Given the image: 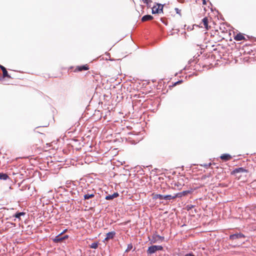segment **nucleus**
<instances>
[{
	"mask_svg": "<svg viewBox=\"0 0 256 256\" xmlns=\"http://www.w3.org/2000/svg\"><path fill=\"white\" fill-rule=\"evenodd\" d=\"M203 4H206V2H205V0H204Z\"/></svg>",
	"mask_w": 256,
	"mask_h": 256,
	"instance_id": "26",
	"label": "nucleus"
},
{
	"mask_svg": "<svg viewBox=\"0 0 256 256\" xmlns=\"http://www.w3.org/2000/svg\"><path fill=\"white\" fill-rule=\"evenodd\" d=\"M153 19L152 16L150 15H146L142 16V22H146L148 20H150Z\"/></svg>",
	"mask_w": 256,
	"mask_h": 256,
	"instance_id": "13",
	"label": "nucleus"
},
{
	"mask_svg": "<svg viewBox=\"0 0 256 256\" xmlns=\"http://www.w3.org/2000/svg\"><path fill=\"white\" fill-rule=\"evenodd\" d=\"M115 235L116 232L114 231L108 232L106 234V238H104V241H108L110 239H112Z\"/></svg>",
	"mask_w": 256,
	"mask_h": 256,
	"instance_id": "7",
	"label": "nucleus"
},
{
	"mask_svg": "<svg viewBox=\"0 0 256 256\" xmlns=\"http://www.w3.org/2000/svg\"><path fill=\"white\" fill-rule=\"evenodd\" d=\"M98 247V242H93L90 245V248H96Z\"/></svg>",
	"mask_w": 256,
	"mask_h": 256,
	"instance_id": "20",
	"label": "nucleus"
},
{
	"mask_svg": "<svg viewBox=\"0 0 256 256\" xmlns=\"http://www.w3.org/2000/svg\"><path fill=\"white\" fill-rule=\"evenodd\" d=\"M163 5L158 4V7L154 6L152 8V13L153 14H159L162 12Z\"/></svg>",
	"mask_w": 256,
	"mask_h": 256,
	"instance_id": "2",
	"label": "nucleus"
},
{
	"mask_svg": "<svg viewBox=\"0 0 256 256\" xmlns=\"http://www.w3.org/2000/svg\"><path fill=\"white\" fill-rule=\"evenodd\" d=\"M95 192H94L92 190L87 191L86 193L84 194V200H88L90 198H92L95 196Z\"/></svg>",
	"mask_w": 256,
	"mask_h": 256,
	"instance_id": "4",
	"label": "nucleus"
},
{
	"mask_svg": "<svg viewBox=\"0 0 256 256\" xmlns=\"http://www.w3.org/2000/svg\"><path fill=\"white\" fill-rule=\"evenodd\" d=\"M236 41H240L244 39V36L240 33L237 34L234 38Z\"/></svg>",
	"mask_w": 256,
	"mask_h": 256,
	"instance_id": "12",
	"label": "nucleus"
},
{
	"mask_svg": "<svg viewBox=\"0 0 256 256\" xmlns=\"http://www.w3.org/2000/svg\"><path fill=\"white\" fill-rule=\"evenodd\" d=\"M248 170L244 168H235L234 170L232 172V174H234L237 173H240V172H247Z\"/></svg>",
	"mask_w": 256,
	"mask_h": 256,
	"instance_id": "6",
	"label": "nucleus"
},
{
	"mask_svg": "<svg viewBox=\"0 0 256 256\" xmlns=\"http://www.w3.org/2000/svg\"><path fill=\"white\" fill-rule=\"evenodd\" d=\"M8 178V176L3 173H0V180H6Z\"/></svg>",
	"mask_w": 256,
	"mask_h": 256,
	"instance_id": "18",
	"label": "nucleus"
},
{
	"mask_svg": "<svg viewBox=\"0 0 256 256\" xmlns=\"http://www.w3.org/2000/svg\"><path fill=\"white\" fill-rule=\"evenodd\" d=\"M25 215V212H17L16 213L14 216L17 218H18L19 220L20 219V216H23Z\"/></svg>",
	"mask_w": 256,
	"mask_h": 256,
	"instance_id": "16",
	"label": "nucleus"
},
{
	"mask_svg": "<svg viewBox=\"0 0 256 256\" xmlns=\"http://www.w3.org/2000/svg\"><path fill=\"white\" fill-rule=\"evenodd\" d=\"M210 164H206L204 166L206 168H208V166H210Z\"/></svg>",
	"mask_w": 256,
	"mask_h": 256,
	"instance_id": "25",
	"label": "nucleus"
},
{
	"mask_svg": "<svg viewBox=\"0 0 256 256\" xmlns=\"http://www.w3.org/2000/svg\"><path fill=\"white\" fill-rule=\"evenodd\" d=\"M0 68L2 71L3 72V76L4 78L7 77V78H10V76L8 75V72L6 70V68L2 66H0Z\"/></svg>",
	"mask_w": 256,
	"mask_h": 256,
	"instance_id": "11",
	"label": "nucleus"
},
{
	"mask_svg": "<svg viewBox=\"0 0 256 256\" xmlns=\"http://www.w3.org/2000/svg\"><path fill=\"white\" fill-rule=\"evenodd\" d=\"M163 248L161 246H152L148 248V253L149 254H152L154 253L158 250H161Z\"/></svg>",
	"mask_w": 256,
	"mask_h": 256,
	"instance_id": "1",
	"label": "nucleus"
},
{
	"mask_svg": "<svg viewBox=\"0 0 256 256\" xmlns=\"http://www.w3.org/2000/svg\"><path fill=\"white\" fill-rule=\"evenodd\" d=\"M155 238H156V240H156H164V237L161 236L159 235H156Z\"/></svg>",
	"mask_w": 256,
	"mask_h": 256,
	"instance_id": "21",
	"label": "nucleus"
},
{
	"mask_svg": "<svg viewBox=\"0 0 256 256\" xmlns=\"http://www.w3.org/2000/svg\"><path fill=\"white\" fill-rule=\"evenodd\" d=\"M202 23L204 24V28H206V30H208V18H207L205 17L202 19Z\"/></svg>",
	"mask_w": 256,
	"mask_h": 256,
	"instance_id": "14",
	"label": "nucleus"
},
{
	"mask_svg": "<svg viewBox=\"0 0 256 256\" xmlns=\"http://www.w3.org/2000/svg\"><path fill=\"white\" fill-rule=\"evenodd\" d=\"M175 10H176V13H177V14H178V13H179V12L180 11V10H178V8H175Z\"/></svg>",
	"mask_w": 256,
	"mask_h": 256,
	"instance_id": "24",
	"label": "nucleus"
},
{
	"mask_svg": "<svg viewBox=\"0 0 256 256\" xmlns=\"http://www.w3.org/2000/svg\"><path fill=\"white\" fill-rule=\"evenodd\" d=\"M185 256H195L194 254L192 253L188 254L185 255Z\"/></svg>",
	"mask_w": 256,
	"mask_h": 256,
	"instance_id": "23",
	"label": "nucleus"
},
{
	"mask_svg": "<svg viewBox=\"0 0 256 256\" xmlns=\"http://www.w3.org/2000/svg\"><path fill=\"white\" fill-rule=\"evenodd\" d=\"M118 192H114L112 195H108L106 196L105 198L106 200H112L114 198H117L118 196Z\"/></svg>",
	"mask_w": 256,
	"mask_h": 256,
	"instance_id": "9",
	"label": "nucleus"
},
{
	"mask_svg": "<svg viewBox=\"0 0 256 256\" xmlns=\"http://www.w3.org/2000/svg\"><path fill=\"white\" fill-rule=\"evenodd\" d=\"M244 238V236L243 234L241 233L235 234H232L230 236V239L232 240L241 238Z\"/></svg>",
	"mask_w": 256,
	"mask_h": 256,
	"instance_id": "5",
	"label": "nucleus"
},
{
	"mask_svg": "<svg viewBox=\"0 0 256 256\" xmlns=\"http://www.w3.org/2000/svg\"><path fill=\"white\" fill-rule=\"evenodd\" d=\"M191 192H192V191L189 190L183 191L182 192L176 194V198H181L183 196H185L187 195L188 194H190Z\"/></svg>",
	"mask_w": 256,
	"mask_h": 256,
	"instance_id": "8",
	"label": "nucleus"
},
{
	"mask_svg": "<svg viewBox=\"0 0 256 256\" xmlns=\"http://www.w3.org/2000/svg\"><path fill=\"white\" fill-rule=\"evenodd\" d=\"M153 198L154 199H160V200L164 199V196L160 194H153Z\"/></svg>",
	"mask_w": 256,
	"mask_h": 256,
	"instance_id": "15",
	"label": "nucleus"
},
{
	"mask_svg": "<svg viewBox=\"0 0 256 256\" xmlns=\"http://www.w3.org/2000/svg\"><path fill=\"white\" fill-rule=\"evenodd\" d=\"M88 67L86 65L80 66L78 68V70L80 71H82L84 70H88Z\"/></svg>",
	"mask_w": 256,
	"mask_h": 256,
	"instance_id": "19",
	"label": "nucleus"
},
{
	"mask_svg": "<svg viewBox=\"0 0 256 256\" xmlns=\"http://www.w3.org/2000/svg\"><path fill=\"white\" fill-rule=\"evenodd\" d=\"M175 198H176V194L174 196H172L171 195H166V196H164V200H170L172 199H174Z\"/></svg>",
	"mask_w": 256,
	"mask_h": 256,
	"instance_id": "17",
	"label": "nucleus"
},
{
	"mask_svg": "<svg viewBox=\"0 0 256 256\" xmlns=\"http://www.w3.org/2000/svg\"><path fill=\"white\" fill-rule=\"evenodd\" d=\"M220 158L225 161H227L232 158V156L227 154H223L220 156Z\"/></svg>",
	"mask_w": 256,
	"mask_h": 256,
	"instance_id": "10",
	"label": "nucleus"
},
{
	"mask_svg": "<svg viewBox=\"0 0 256 256\" xmlns=\"http://www.w3.org/2000/svg\"><path fill=\"white\" fill-rule=\"evenodd\" d=\"M144 2L146 4H148L152 2V0H144Z\"/></svg>",
	"mask_w": 256,
	"mask_h": 256,
	"instance_id": "22",
	"label": "nucleus"
},
{
	"mask_svg": "<svg viewBox=\"0 0 256 256\" xmlns=\"http://www.w3.org/2000/svg\"><path fill=\"white\" fill-rule=\"evenodd\" d=\"M62 233L63 232L55 237V238L53 240L54 242H62L63 240L68 238V235L62 236L61 235Z\"/></svg>",
	"mask_w": 256,
	"mask_h": 256,
	"instance_id": "3",
	"label": "nucleus"
}]
</instances>
